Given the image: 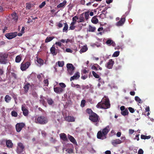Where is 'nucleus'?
Segmentation results:
<instances>
[{
	"label": "nucleus",
	"instance_id": "5701e85b",
	"mask_svg": "<svg viewBox=\"0 0 154 154\" xmlns=\"http://www.w3.org/2000/svg\"><path fill=\"white\" fill-rule=\"evenodd\" d=\"M6 145L8 148H12L13 146V144L11 140H7L6 142Z\"/></svg>",
	"mask_w": 154,
	"mask_h": 154
},
{
	"label": "nucleus",
	"instance_id": "de8ad7c7",
	"mask_svg": "<svg viewBox=\"0 0 154 154\" xmlns=\"http://www.w3.org/2000/svg\"><path fill=\"white\" fill-rule=\"evenodd\" d=\"M59 85L60 86V87L61 88H62L64 89V88H65L66 87V85L65 84L63 83H60L59 84Z\"/></svg>",
	"mask_w": 154,
	"mask_h": 154
},
{
	"label": "nucleus",
	"instance_id": "49530a36",
	"mask_svg": "<svg viewBox=\"0 0 154 154\" xmlns=\"http://www.w3.org/2000/svg\"><path fill=\"white\" fill-rule=\"evenodd\" d=\"M86 101L84 100H82L81 101V106L82 107H84L85 105Z\"/></svg>",
	"mask_w": 154,
	"mask_h": 154
},
{
	"label": "nucleus",
	"instance_id": "f704fd0d",
	"mask_svg": "<svg viewBox=\"0 0 154 154\" xmlns=\"http://www.w3.org/2000/svg\"><path fill=\"white\" fill-rule=\"evenodd\" d=\"M96 107L97 108L103 109V103H101V102L98 103L96 105Z\"/></svg>",
	"mask_w": 154,
	"mask_h": 154
},
{
	"label": "nucleus",
	"instance_id": "864d4df0",
	"mask_svg": "<svg viewBox=\"0 0 154 154\" xmlns=\"http://www.w3.org/2000/svg\"><path fill=\"white\" fill-rule=\"evenodd\" d=\"M11 75L12 77H13L15 79H17V74L14 72H11Z\"/></svg>",
	"mask_w": 154,
	"mask_h": 154
},
{
	"label": "nucleus",
	"instance_id": "ea45409f",
	"mask_svg": "<svg viewBox=\"0 0 154 154\" xmlns=\"http://www.w3.org/2000/svg\"><path fill=\"white\" fill-rule=\"evenodd\" d=\"M92 74L96 78L98 79L100 77L99 75L96 73L94 71H92Z\"/></svg>",
	"mask_w": 154,
	"mask_h": 154
},
{
	"label": "nucleus",
	"instance_id": "9d476101",
	"mask_svg": "<svg viewBox=\"0 0 154 154\" xmlns=\"http://www.w3.org/2000/svg\"><path fill=\"white\" fill-rule=\"evenodd\" d=\"M54 91L57 94H60L63 93L64 91V89L60 87H54Z\"/></svg>",
	"mask_w": 154,
	"mask_h": 154
},
{
	"label": "nucleus",
	"instance_id": "6ab92c4d",
	"mask_svg": "<svg viewBox=\"0 0 154 154\" xmlns=\"http://www.w3.org/2000/svg\"><path fill=\"white\" fill-rule=\"evenodd\" d=\"M60 138L62 139L63 141H68V139L66 134L64 133H61L60 134Z\"/></svg>",
	"mask_w": 154,
	"mask_h": 154
},
{
	"label": "nucleus",
	"instance_id": "2eb2a0df",
	"mask_svg": "<svg viewBox=\"0 0 154 154\" xmlns=\"http://www.w3.org/2000/svg\"><path fill=\"white\" fill-rule=\"evenodd\" d=\"M103 109H107L110 107V105L109 101V100H106L104 103H103Z\"/></svg>",
	"mask_w": 154,
	"mask_h": 154
},
{
	"label": "nucleus",
	"instance_id": "8fccbe9b",
	"mask_svg": "<svg viewBox=\"0 0 154 154\" xmlns=\"http://www.w3.org/2000/svg\"><path fill=\"white\" fill-rule=\"evenodd\" d=\"M82 89L83 90H85L86 89H88L89 88V86L88 85H82Z\"/></svg>",
	"mask_w": 154,
	"mask_h": 154
},
{
	"label": "nucleus",
	"instance_id": "a878e982",
	"mask_svg": "<svg viewBox=\"0 0 154 154\" xmlns=\"http://www.w3.org/2000/svg\"><path fill=\"white\" fill-rule=\"evenodd\" d=\"M54 38V36H48L45 40V43L48 42L52 41Z\"/></svg>",
	"mask_w": 154,
	"mask_h": 154
},
{
	"label": "nucleus",
	"instance_id": "473e14b6",
	"mask_svg": "<svg viewBox=\"0 0 154 154\" xmlns=\"http://www.w3.org/2000/svg\"><path fill=\"white\" fill-rule=\"evenodd\" d=\"M96 29L95 27H93L91 25L89 26L88 31L90 32H94Z\"/></svg>",
	"mask_w": 154,
	"mask_h": 154
},
{
	"label": "nucleus",
	"instance_id": "79ce46f5",
	"mask_svg": "<svg viewBox=\"0 0 154 154\" xmlns=\"http://www.w3.org/2000/svg\"><path fill=\"white\" fill-rule=\"evenodd\" d=\"M11 114L12 116L16 117L17 116V112L14 110L12 111L11 112Z\"/></svg>",
	"mask_w": 154,
	"mask_h": 154
},
{
	"label": "nucleus",
	"instance_id": "bf43d9fd",
	"mask_svg": "<svg viewBox=\"0 0 154 154\" xmlns=\"http://www.w3.org/2000/svg\"><path fill=\"white\" fill-rule=\"evenodd\" d=\"M66 51L67 52L72 53V51L69 48L66 49Z\"/></svg>",
	"mask_w": 154,
	"mask_h": 154
},
{
	"label": "nucleus",
	"instance_id": "a18cd8bd",
	"mask_svg": "<svg viewBox=\"0 0 154 154\" xmlns=\"http://www.w3.org/2000/svg\"><path fill=\"white\" fill-rule=\"evenodd\" d=\"M89 17V12H86L85 13V19L87 20L88 19Z\"/></svg>",
	"mask_w": 154,
	"mask_h": 154
},
{
	"label": "nucleus",
	"instance_id": "e2e57ef3",
	"mask_svg": "<svg viewBox=\"0 0 154 154\" xmlns=\"http://www.w3.org/2000/svg\"><path fill=\"white\" fill-rule=\"evenodd\" d=\"M41 133L43 137H45L46 136L47 134L45 131H42Z\"/></svg>",
	"mask_w": 154,
	"mask_h": 154
},
{
	"label": "nucleus",
	"instance_id": "7c9ffc66",
	"mask_svg": "<svg viewBox=\"0 0 154 154\" xmlns=\"http://www.w3.org/2000/svg\"><path fill=\"white\" fill-rule=\"evenodd\" d=\"M5 101L7 103L9 102L11 100V97L8 95H6L5 98Z\"/></svg>",
	"mask_w": 154,
	"mask_h": 154
},
{
	"label": "nucleus",
	"instance_id": "a211bd4d",
	"mask_svg": "<svg viewBox=\"0 0 154 154\" xmlns=\"http://www.w3.org/2000/svg\"><path fill=\"white\" fill-rule=\"evenodd\" d=\"M68 138L71 142L74 144L77 145V143L75 139L72 136L68 134Z\"/></svg>",
	"mask_w": 154,
	"mask_h": 154
},
{
	"label": "nucleus",
	"instance_id": "412c9836",
	"mask_svg": "<svg viewBox=\"0 0 154 154\" xmlns=\"http://www.w3.org/2000/svg\"><path fill=\"white\" fill-rule=\"evenodd\" d=\"M106 44L109 46H110L111 45L113 46L115 45V43L111 39H108L107 40L106 42Z\"/></svg>",
	"mask_w": 154,
	"mask_h": 154
},
{
	"label": "nucleus",
	"instance_id": "09e8293b",
	"mask_svg": "<svg viewBox=\"0 0 154 154\" xmlns=\"http://www.w3.org/2000/svg\"><path fill=\"white\" fill-rule=\"evenodd\" d=\"M46 4L45 1L43 2L41 5L39 6V8H42Z\"/></svg>",
	"mask_w": 154,
	"mask_h": 154
},
{
	"label": "nucleus",
	"instance_id": "e433bc0d",
	"mask_svg": "<svg viewBox=\"0 0 154 154\" xmlns=\"http://www.w3.org/2000/svg\"><path fill=\"white\" fill-rule=\"evenodd\" d=\"M47 102L48 103L49 105H52L54 103V101L51 98H48L47 99Z\"/></svg>",
	"mask_w": 154,
	"mask_h": 154
},
{
	"label": "nucleus",
	"instance_id": "4468645a",
	"mask_svg": "<svg viewBox=\"0 0 154 154\" xmlns=\"http://www.w3.org/2000/svg\"><path fill=\"white\" fill-rule=\"evenodd\" d=\"M57 50H56L55 46L54 45H53L52 47L50 48L51 52L53 55H57Z\"/></svg>",
	"mask_w": 154,
	"mask_h": 154
},
{
	"label": "nucleus",
	"instance_id": "c9c22d12",
	"mask_svg": "<svg viewBox=\"0 0 154 154\" xmlns=\"http://www.w3.org/2000/svg\"><path fill=\"white\" fill-rule=\"evenodd\" d=\"M86 112L88 113L89 116L92 115L93 113H94L91 109L88 108L86 110Z\"/></svg>",
	"mask_w": 154,
	"mask_h": 154
},
{
	"label": "nucleus",
	"instance_id": "5fc2aeb1",
	"mask_svg": "<svg viewBox=\"0 0 154 154\" xmlns=\"http://www.w3.org/2000/svg\"><path fill=\"white\" fill-rule=\"evenodd\" d=\"M26 8L27 9H29L31 8V5L29 3H27L26 4Z\"/></svg>",
	"mask_w": 154,
	"mask_h": 154
},
{
	"label": "nucleus",
	"instance_id": "603ef678",
	"mask_svg": "<svg viewBox=\"0 0 154 154\" xmlns=\"http://www.w3.org/2000/svg\"><path fill=\"white\" fill-rule=\"evenodd\" d=\"M79 20H80L79 21H78V23H79L83 22L84 20V18L82 17H80L79 18Z\"/></svg>",
	"mask_w": 154,
	"mask_h": 154
},
{
	"label": "nucleus",
	"instance_id": "c756f323",
	"mask_svg": "<svg viewBox=\"0 0 154 154\" xmlns=\"http://www.w3.org/2000/svg\"><path fill=\"white\" fill-rule=\"evenodd\" d=\"M88 49V48L87 46H84L80 49V52L81 53H84L86 52Z\"/></svg>",
	"mask_w": 154,
	"mask_h": 154
},
{
	"label": "nucleus",
	"instance_id": "0e129e2a",
	"mask_svg": "<svg viewBox=\"0 0 154 154\" xmlns=\"http://www.w3.org/2000/svg\"><path fill=\"white\" fill-rule=\"evenodd\" d=\"M134 130L131 129H130L129 130V134H132L134 132Z\"/></svg>",
	"mask_w": 154,
	"mask_h": 154
},
{
	"label": "nucleus",
	"instance_id": "c85d7f7f",
	"mask_svg": "<svg viewBox=\"0 0 154 154\" xmlns=\"http://www.w3.org/2000/svg\"><path fill=\"white\" fill-rule=\"evenodd\" d=\"M129 112L128 109H126L125 110L121 112V114L123 116L128 115Z\"/></svg>",
	"mask_w": 154,
	"mask_h": 154
},
{
	"label": "nucleus",
	"instance_id": "052dcab7",
	"mask_svg": "<svg viewBox=\"0 0 154 154\" xmlns=\"http://www.w3.org/2000/svg\"><path fill=\"white\" fill-rule=\"evenodd\" d=\"M44 84L48 86V81L47 79H46L44 81Z\"/></svg>",
	"mask_w": 154,
	"mask_h": 154
},
{
	"label": "nucleus",
	"instance_id": "b1692460",
	"mask_svg": "<svg viewBox=\"0 0 154 154\" xmlns=\"http://www.w3.org/2000/svg\"><path fill=\"white\" fill-rule=\"evenodd\" d=\"M66 3V1L64 0L62 3H60L57 6V8H60L64 7Z\"/></svg>",
	"mask_w": 154,
	"mask_h": 154
},
{
	"label": "nucleus",
	"instance_id": "37998d69",
	"mask_svg": "<svg viewBox=\"0 0 154 154\" xmlns=\"http://www.w3.org/2000/svg\"><path fill=\"white\" fill-rule=\"evenodd\" d=\"M40 102L43 105H44L45 103V99L42 97H41Z\"/></svg>",
	"mask_w": 154,
	"mask_h": 154
},
{
	"label": "nucleus",
	"instance_id": "dca6fc26",
	"mask_svg": "<svg viewBox=\"0 0 154 154\" xmlns=\"http://www.w3.org/2000/svg\"><path fill=\"white\" fill-rule=\"evenodd\" d=\"M125 21V18H122L119 22L116 23V25L117 26H122L124 24Z\"/></svg>",
	"mask_w": 154,
	"mask_h": 154
},
{
	"label": "nucleus",
	"instance_id": "f257e3e1",
	"mask_svg": "<svg viewBox=\"0 0 154 154\" xmlns=\"http://www.w3.org/2000/svg\"><path fill=\"white\" fill-rule=\"evenodd\" d=\"M109 130V126H108L103 129L102 131H99L97 134V138L102 140L106 138V135L107 134Z\"/></svg>",
	"mask_w": 154,
	"mask_h": 154
},
{
	"label": "nucleus",
	"instance_id": "0eeeda50",
	"mask_svg": "<svg viewBox=\"0 0 154 154\" xmlns=\"http://www.w3.org/2000/svg\"><path fill=\"white\" fill-rule=\"evenodd\" d=\"M25 126V124L23 123H17L16 125V129L17 131L18 132H20Z\"/></svg>",
	"mask_w": 154,
	"mask_h": 154
},
{
	"label": "nucleus",
	"instance_id": "20e7f679",
	"mask_svg": "<svg viewBox=\"0 0 154 154\" xmlns=\"http://www.w3.org/2000/svg\"><path fill=\"white\" fill-rule=\"evenodd\" d=\"M37 120L38 122L41 124H45L48 122L47 118L43 116L38 117Z\"/></svg>",
	"mask_w": 154,
	"mask_h": 154
},
{
	"label": "nucleus",
	"instance_id": "3c124183",
	"mask_svg": "<svg viewBox=\"0 0 154 154\" xmlns=\"http://www.w3.org/2000/svg\"><path fill=\"white\" fill-rule=\"evenodd\" d=\"M128 109H129L130 112L131 113H133L134 112V109L131 107H129L128 108Z\"/></svg>",
	"mask_w": 154,
	"mask_h": 154
},
{
	"label": "nucleus",
	"instance_id": "7ed1b4c3",
	"mask_svg": "<svg viewBox=\"0 0 154 154\" xmlns=\"http://www.w3.org/2000/svg\"><path fill=\"white\" fill-rule=\"evenodd\" d=\"M8 54L0 53V63L3 64H5L7 63V58Z\"/></svg>",
	"mask_w": 154,
	"mask_h": 154
},
{
	"label": "nucleus",
	"instance_id": "bb28decb",
	"mask_svg": "<svg viewBox=\"0 0 154 154\" xmlns=\"http://www.w3.org/2000/svg\"><path fill=\"white\" fill-rule=\"evenodd\" d=\"M12 16V19L15 20L17 21L18 20V17L17 15V14L15 12L11 14Z\"/></svg>",
	"mask_w": 154,
	"mask_h": 154
},
{
	"label": "nucleus",
	"instance_id": "4c0bfd02",
	"mask_svg": "<svg viewBox=\"0 0 154 154\" xmlns=\"http://www.w3.org/2000/svg\"><path fill=\"white\" fill-rule=\"evenodd\" d=\"M68 28V25L66 23H64V26L63 27V32H65L67 30Z\"/></svg>",
	"mask_w": 154,
	"mask_h": 154
},
{
	"label": "nucleus",
	"instance_id": "f3484780",
	"mask_svg": "<svg viewBox=\"0 0 154 154\" xmlns=\"http://www.w3.org/2000/svg\"><path fill=\"white\" fill-rule=\"evenodd\" d=\"M122 143V141L119 139L113 140L111 142L112 144L114 146H116L117 145L120 144Z\"/></svg>",
	"mask_w": 154,
	"mask_h": 154
},
{
	"label": "nucleus",
	"instance_id": "9b49d317",
	"mask_svg": "<svg viewBox=\"0 0 154 154\" xmlns=\"http://www.w3.org/2000/svg\"><path fill=\"white\" fill-rule=\"evenodd\" d=\"M65 120L69 122H73L75 121V118L72 116H66L64 117Z\"/></svg>",
	"mask_w": 154,
	"mask_h": 154
},
{
	"label": "nucleus",
	"instance_id": "393cba45",
	"mask_svg": "<svg viewBox=\"0 0 154 154\" xmlns=\"http://www.w3.org/2000/svg\"><path fill=\"white\" fill-rule=\"evenodd\" d=\"M22 59V56L19 55L17 56L15 58V62L17 63H19L21 60Z\"/></svg>",
	"mask_w": 154,
	"mask_h": 154
},
{
	"label": "nucleus",
	"instance_id": "6e6d98bb",
	"mask_svg": "<svg viewBox=\"0 0 154 154\" xmlns=\"http://www.w3.org/2000/svg\"><path fill=\"white\" fill-rule=\"evenodd\" d=\"M75 26H73L72 25H70V26L69 27V29H70L71 30H73L75 28Z\"/></svg>",
	"mask_w": 154,
	"mask_h": 154
},
{
	"label": "nucleus",
	"instance_id": "6e6552de",
	"mask_svg": "<svg viewBox=\"0 0 154 154\" xmlns=\"http://www.w3.org/2000/svg\"><path fill=\"white\" fill-rule=\"evenodd\" d=\"M17 32H15L9 33H7L5 34V37L8 39H10L15 37L17 35Z\"/></svg>",
	"mask_w": 154,
	"mask_h": 154
},
{
	"label": "nucleus",
	"instance_id": "a19ab883",
	"mask_svg": "<svg viewBox=\"0 0 154 154\" xmlns=\"http://www.w3.org/2000/svg\"><path fill=\"white\" fill-rule=\"evenodd\" d=\"M57 63L58 66L60 67H63L64 64V62L63 61H58Z\"/></svg>",
	"mask_w": 154,
	"mask_h": 154
},
{
	"label": "nucleus",
	"instance_id": "13d9d810",
	"mask_svg": "<svg viewBox=\"0 0 154 154\" xmlns=\"http://www.w3.org/2000/svg\"><path fill=\"white\" fill-rule=\"evenodd\" d=\"M78 19V18L77 16H75L72 18V21L76 22V20Z\"/></svg>",
	"mask_w": 154,
	"mask_h": 154
},
{
	"label": "nucleus",
	"instance_id": "f03ea898",
	"mask_svg": "<svg viewBox=\"0 0 154 154\" xmlns=\"http://www.w3.org/2000/svg\"><path fill=\"white\" fill-rule=\"evenodd\" d=\"M89 119L92 122L95 123L99 122L100 119L99 116L95 112L89 116Z\"/></svg>",
	"mask_w": 154,
	"mask_h": 154
},
{
	"label": "nucleus",
	"instance_id": "4d7b16f0",
	"mask_svg": "<svg viewBox=\"0 0 154 154\" xmlns=\"http://www.w3.org/2000/svg\"><path fill=\"white\" fill-rule=\"evenodd\" d=\"M143 150L141 149H140L138 152V154H143Z\"/></svg>",
	"mask_w": 154,
	"mask_h": 154
},
{
	"label": "nucleus",
	"instance_id": "2f4dec72",
	"mask_svg": "<svg viewBox=\"0 0 154 154\" xmlns=\"http://www.w3.org/2000/svg\"><path fill=\"white\" fill-rule=\"evenodd\" d=\"M151 137V136L150 135L147 136L142 134L141 136V138L142 139H148L150 138Z\"/></svg>",
	"mask_w": 154,
	"mask_h": 154
},
{
	"label": "nucleus",
	"instance_id": "c03bdc74",
	"mask_svg": "<svg viewBox=\"0 0 154 154\" xmlns=\"http://www.w3.org/2000/svg\"><path fill=\"white\" fill-rule=\"evenodd\" d=\"M119 54V51H116L112 55V57H118Z\"/></svg>",
	"mask_w": 154,
	"mask_h": 154
},
{
	"label": "nucleus",
	"instance_id": "58836bf2",
	"mask_svg": "<svg viewBox=\"0 0 154 154\" xmlns=\"http://www.w3.org/2000/svg\"><path fill=\"white\" fill-rule=\"evenodd\" d=\"M135 100L139 103H142V101L140 98L138 96H136L135 97Z\"/></svg>",
	"mask_w": 154,
	"mask_h": 154
},
{
	"label": "nucleus",
	"instance_id": "72a5a7b5",
	"mask_svg": "<svg viewBox=\"0 0 154 154\" xmlns=\"http://www.w3.org/2000/svg\"><path fill=\"white\" fill-rule=\"evenodd\" d=\"M36 61L37 62L39 63L40 66L43 64L44 61L43 60L40 58H37Z\"/></svg>",
	"mask_w": 154,
	"mask_h": 154
},
{
	"label": "nucleus",
	"instance_id": "69168bd1",
	"mask_svg": "<svg viewBox=\"0 0 154 154\" xmlns=\"http://www.w3.org/2000/svg\"><path fill=\"white\" fill-rule=\"evenodd\" d=\"M88 76L87 75H85L81 76V78L85 80L88 78Z\"/></svg>",
	"mask_w": 154,
	"mask_h": 154
},
{
	"label": "nucleus",
	"instance_id": "774afa93",
	"mask_svg": "<svg viewBox=\"0 0 154 154\" xmlns=\"http://www.w3.org/2000/svg\"><path fill=\"white\" fill-rule=\"evenodd\" d=\"M58 26L59 28H61L63 26V24L60 22H59L58 24Z\"/></svg>",
	"mask_w": 154,
	"mask_h": 154
},
{
	"label": "nucleus",
	"instance_id": "4be33fe9",
	"mask_svg": "<svg viewBox=\"0 0 154 154\" xmlns=\"http://www.w3.org/2000/svg\"><path fill=\"white\" fill-rule=\"evenodd\" d=\"M30 85L29 83H27L25 85L24 87V91L25 93H27L29 88Z\"/></svg>",
	"mask_w": 154,
	"mask_h": 154
},
{
	"label": "nucleus",
	"instance_id": "39448f33",
	"mask_svg": "<svg viewBox=\"0 0 154 154\" xmlns=\"http://www.w3.org/2000/svg\"><path fill=\"white\" fill-rule=\"evenodd\" d=\"M67 72L70 75H72L74 73L75 67L71 63H68L66 65Z\"/></svg>",
	"mask_w": 154,
	"mask_h": 154
},
{
	"label": "nucleus",
	"instance_id": "423d86ee",
	"mask_svg": "<svg viewBox=\"0 0 154 154\" xmlns=\"http://www.w3.org/2000/svg\"><path fill=\"white\" fill-rule=\"evenodd\" d=\"M25 149L24 146L23 144L21 143H18L17 148L16 152L18 154H20L24 151Z\"/></svg>",
	"mask_w": 154,
	"mask_h": 154
},
{
	"label": "nucleus",
	"instance_id": "aec40b11",
	"mask_svg": "<svg viewBox=\"0 0 154 154\" xmlns=\"http://www.w3.org/2000/svg\"><path fill=\"white\" fill-rule=\"evenodd\" d=\"M22 110L23 111V114L24 116H26L28 115V110L25 107L22 106Z\"/></svg>",
	"mask_w": 154,
	"mask_h": 154
},
{
	"label": "nucleus",
	"instance_id": "338daca9",
	"mask_svg": "<svg viewBox=\"0 0 154 154\" xmlns=\"http://www.w3.org/2000/svg\"><path fill=\"white\" fill-rule=\"evenodd\" d=\"M88 70H87L85 69H83L82 71V72L84 74H86L88 73Z\"/></svg>",
	"mask_w": 154,
	"mask_h": 154
},
{
	"label": "nucleus",
	"instance_id": "680f3d73",
	"mask_svg": "<svg viewBox=\"0 0 154 154\" xmlns=\"http://www.w3.org/2000/svg\"><path fill=\"white\" fill-rule=\"evenodd\" d=\"M55 44L58 45V46H59L60 47L62 46L61 43L60 41L58 42H56Z\"/></svg>",
	"mask_w": 154,
	"mask_h": 154
},
{
	"label": "nucleus",
	"instance_id": "ddd939ff",
	"mask_svg": "<svg viewBox=\"0 0 154 154\" xmlns=\"http://www.w3.org/2000/svg\"><path fill=\"white\" fill-rule=\"evenodd\" d=\"M80 73L79 72H76L73 76L71 77L70 78V81H71L72 80H77L80 77Z\"/></svg>",
	"mask_w": 154,
	"mask_h": 154
},
{
	"label": "nucleus",
	"instance_id": "cd10ccee",
	"mask_svg": "<svg viewBox=\"0 0 154 154\" xmlns=\"http://www.w3.org/2000/svg\"><path fill=\"white\" fill-rule=\"evenodd\" d=\"M91 22L93 23L97 24L98 22V20L96 16H94L92 18Z\"/></svg>",
	"mask_w": 154,
	"mask_h": 154
},
{
	"label": "nucleus",
	"instance_id": "f8f14e48",
	"mask_svg": "<svg viewBox=\"0 0 154 154\" xmlns=\"http://www.w3.org/2000/svg\"><path fill=\"white\" fill-rule=\"evenodd\" d=\"M114 64V61L112 59H110L107 63L106 67L108 69H111L112 68Z\"/></svg>",
	"mask_w": 154,
	"mask_h": 154
},
{
	"label": "nucleus",
	"instance_id": "1a4fd4ad",
	"mask_svg": "<svg viewBox=\"0 0 154 154\" xmlns=\"http://www.w3.org/2000/svg\"><path fill=\"white\" fill-rule=\"evenodd\" d=\"M30 65V63L29 62H27L25 63H22L21 65V69L23 71L27 69Z\"/></svg>",
	"mask_w": 154,
	"mask_h": 154
}]
</instances>
